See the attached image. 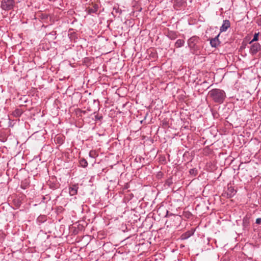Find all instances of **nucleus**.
<instances>
[{
    "label": "nucleus",
    "instance_id": "nucleus-12",
    "mask_svg": "<svg viewBox=\"0 0 261 261\" xmlns=\"http://www.w3.org/2000/svg\"><path fill=\"white\" fill-rule=\"evenodd\" d=\"M185 44V41L182 39H178L175 43V46L176 48H179L183 46Z\"/></svg>",
    "mask_w": 261,
    "mask_h": 261
},
{
    "label": "nucleus",
    "instance_id": "nucleus-6",
    "mask_svg": "<svg viewBox=\"0 0 261 261\" xmlns=\"http://www.w3.org/2000/svg\"><path fill=\"white\" fill-rule=\"evenodd\" d=\"M220 36V33L216 36L215 38H212L210 40V44L213 47H217L220 44V41L219 39V37Z\"/></svg>",
    "mask_w": 261,
    "mask_h": 261
},
{
    "label": "nucleus",
    "instance_id": "nucleus-16",
    "mask_svg": "<svg viewBox=\"0 0 261 261\" xmlns=\"http://www.w3.org/2000/svg\"><path fill=\"white\" fill-rule=\"evenodd\" d=\"M56 141L59 144H62L64 143V139L61 136H59L56 138Z\"/></svg>",
    "mask_w": 261,
    "mask_h": 261
},
{
    "label": "nucleus",
    "instance_id": "nucleus-19",
    "mask_svg": "<svg viewBox=\"0 0 261 261\" xmlns=\"http://www.w3.org/2000/svg\"><path fill=\"white\" fill-rule=\"evenodd\" d=\"M249 220L247 218H244L243 220V224L244 226H247L249 224Z\"/></svg>",
    "mask_w": 261,
    "mask_h": 261
},
{
    "label": "nucleus",
    "instance_id": "nucleus-4",
    "mask_svg": "<svg viewBox=\"0 0 261 261\" xmlns=\"http://www.w3.org/2000/svg\"><path fill=\"white\" fill-rule=\"evenodd\" d=\"M14 0H2L1 1V8L5 11L11 10L14 8Z\"/></svg>",
    "mask_w": 261,
    "mask_h": 261
},
{
    "label": "nucleus",
    "instance_id": "nucleus-7",
    "mask_svg": "<svg viewBox=\"0 0 261 261\" xmlns=\"http://www.w3.org/2000/svg\"><path fill=\"white\" fill-rule=\"evenodd\" d=\"M230 27V22L229 20L227 19L223 20L222 25L220 29V33L226 32Z\"/></svg>",
    "mask_w": 261,
    "mask_h": 261
},
{
    "label": "nucleus",
    "instance_id": "nucleus-10",
    "mask_svg": "<svg viewBox=\"0 0 261 261\" xmlns=\"http://www.w3.org/2000/svg\"><path fill=\"white\" fill-rule=\"evenodd\" d=\"M167 36L171 40H175L178 37L177 34L174 31H169L167 33Z\"/></svg>",
    "mask_w": 261,
    "mask_h": 261
},
{
    "label": "nucleus",
    "instance_id": "nucleus-22",
    "mask_svg": "<svg viewBox=\"0 0 261 261\" xmlns=\"http://www.w3.org/2000/svg\"><path fill=\"white\" fill-rule=\"evenodd\" d=\"M255 223L257 224H260L261 223V218H258L256 219Z\"/></svg>",
    "mask_w": 261,
    "mask_h": 261
},
{
    "label": "nucleus",
    "instance_id": "nucleus-14",
    "mask_svg": "<svg viewBox=\"0 0 261 261\" xmlns=\"http://www.w3.org/2000/svg\"><path fill=\"white\" fill-rule=\"evenodd\" d=\"M80 166L83 168H85L88 166V162L85 159H82L80 161Z\"/></svg>",
    "mask_w": 261,
    "mask_h": 261
},
{
    "label": "nucleus",
    "instance_id": "nucleus-26",
    "mask_svg": "<svg viewBox=\"0 0 261 261\" xmlns=\"http://www.w3.org/2000/svg\"><path fill=\"white\" fill-rule=\"evenodd\" d=\"M158 259L157 258H155L154 259V261H157Z\"/></svg>",
    "mask_w": 261,
    "mask_h": 261
},
{
    "label": "nucleus",
    "instance_id": "nucleus-18",
    "mask_svg": "<svg viewBox=\"0 0 261 261\" xmlns=\"http://www.w3.org/2000/svg\"><path fill=\"white\" fill-rule=\"evenodd\" d=\"M45 217L44 216H40L39 217H38L37 220L38 222L42 223L45 221Z\"/></svg>",
    "mask_w": 261,
    "mask_h": 261
},
{
    "label": "nucleus",
    "instance_id": "nucleus-17",
    "mask_svg": "<svg viewBox=\"0 0 261 261\" xmlns=\"http://www.w3.org/2000/svg\"><path fill=\"white\" fill-rule=\"evenodd\" d=\"M189 173L191 175L196 176L197 173V170L195 168H192L190 170Z\"/></svg>",
    "mask_w": 261,
    "mask_h": 261
},
{
    "label": "nucleus",
    "instance_id": "nucleus-13",
    "mask_svg": "<svg viewBox=\"0 0 261 261\" xmlns=\"http://www.w3.org/2000/svg\"><path fill=\"white\" fill-rule=\"evenodd\" d=\"M89 155L90 158H95L98 156V154L97 153V151L94 150H92L90 151L89 153Z\"/></svg>",
    "mask_w": 261,
    "mask_h": 261
},
{
    "label": "nucleus",
    "instance_id": "nucleus-11",
    "mask_svg": "<svg viewBox=\"0 0 261 261\" xmlns=\"http://www.w3.org/2000/svg\"><path fill=\"white\" fill-rule=\"evenodd\" d=\"M194 234V232L188 231L181 236V240H186Z\"/></svg>",
    "mask_w": 261,
    "mask_h": 261
},
{
    "label": "nucleus",
    "instance_id": "nucleus-15",
    "mask_svg": "<svg viewBox=\"0 0 261 261\" xmlns=\"http://www.w3.org/2000/svg\"><path fill=\"white\" fill-rule=\"evenodd\" d=\"M259 34V33H255L253 36V38L249 42V44H252L253 42L258 41Z\"/></svg>",
    "mask_w": 261,
    "mask_h": 261
},
{
    "label": "nucleus",
    "instance_id": "nucleus-9",
    "mask_svg": "<svg viewBox=\"0 0 261 261\" xmlns=\"http://www.w3.org/2000/svg\"><path fill=\"white\" fill-rule=\"evenodd\" d=\"M78 187L76 185H73L69 187V192L70 196H74L77 194Z\"/></svg>",
    "mask_w": 261,
    "mask_h": 261
},
{
    "label": "nucleus",
    "instance_id": "nucleus-20",
    "mask_svg": "<svg viewBox=\"0 0 261 261\" xmlns=\"http://www.w3.org/2000/svg\"><path fill=\"white\" fill-rule=\"evenodd\" d=\"M166 185H167L168 187H170L172 184V179H168L165 182Z\"/></svg>",
    "mask_w": 261,
    "mask_h": 261
},
{
    "label": "nucleus",
    "instance_id": "nucleus-24",
    "mask_svg": "<svg viewBox=\"0 0 261 261\" xmlns=\"http://www.w3.org/2000/svg\"><path fill=\"white\" fill-rule=\"evenodd\" d=\"M48 35H51L53 36H55L56 35V31H53L51 33H50Z\"/></svg>",
    "mask_w": 261,
    "mask_h": 261
},
{
    "label": "nucleus",
    "instance_id": "nucleus-1",
    "mask_svg": "<svg viewBox=\"0 0 261 261\" xmlns=\"http://www.w3.org/2000/svg\"><path fill=\"white\" fill-rule=\"evenodd\" d=\"M208 96L216 103H222L225 98L226 93L223 90L215 88L208 93Z\"/></svg>",
    "mask_w": 261,
    "mask_h": 261
},
{
    "label": "nucleus",
    "instance_id": "nucleus-2",
    "mask_svg": "<svg viewBox=\"0 0 261 261\" xmlns=\"http://www.w3.org/2000/svg\"><path fill=\"white\" fill-rule=\"evenodd\" d=\"M199 41V38L196 36H193L189 38L187 41L190 51L193 54H197L199 47L197 45Z\"/></svg>",
    "mask_w": 261,
    "mask_h": 261
},
{
    "label": "nucleus",
    "instance_id": "nucleus-8",
    "mask_svg": "<svg viewBox=\"0 0 261 261\" xmlns=\"http://www.w3.org/2000/svg\"><path fill=\"white\" fill-rule=\"evenodd\" d=\"M87 9L89 14H92L93 13L96 14L98 9V6L97 4H94L91 7L88 8Z\"/></svg>",
    "mask_w": 261,
    "mask_h": 261
},
{
    "label": "nucleus",
    "instance_id": "nucleus-23",
    "mask_svg": "<svg viewBox=\"0 0 261 261\" xmlns=\"http://www.w3.org/2000/svg\"><path fill=\"white\" fill-rule=\"evenodd\" d=\"M28 187V185H25L24 184H22L21 185V187L23 189H25L27 188Z\"/></svg>",
    "mask_w": 261,
    "mask_h": 261
},
{
    "label": "nucleus",
    "instance_id": "nucleus-5",
    "mask_svg": "<svg viewBox=\"0 0 261 261\" xmlns=\"http://www.w3.org/2000/svg\"><path fill=\"white\" fill-rule=\"evenodd\" d=\"M251 46L249 49V53L252 55H255L256 53L259 51L261 49V45L259 43H254L251 44Z\"/></svg>",
    "mask_w": 261,
    "mask_h": 261
},
{
    "label": "nucleus",
    "instance_id": "nucleus-25",
    "mask_svg": "<svg viewBox=\"0 0 261 261\" xmlns=\"http://www.w3.org/2000/svg\"><path fill=\"white\" fill-rule=\"evenodd\" d=\"M111 245V244H106L104 245V247L105 248H107V247H108L109 246Z\"/></svg>",
    "mask_w": 261,
    "mask_h": 261
},
{
    "label": "nucleus",
    "instance_id": "nucleus-21",
    "mask_svg": "<svg viewBox=\"0 0 261 261\" xmlns=\"http://www.w3.org/2000/svg\"><path fill=\"white\" fill-rule=\"evenodd\" d=\"M95 119L100 120L102 119V116H99L98 115H96L95 116Z\"/></svg>",
    "mask_w": 261,
    "mask_h": 261
},
{
    "label": "nucleus",
    "instance_id": "nucleus-3",
    "mask_svg": "<svg viewBox=\"0 0 261 261\" xmlns=\"http://www.w3.org/2000/svg\"><path fill=\"white\" fill-rule=\"evenodd\" d=\"M237 193V190L234 189V187L231 183L228 184L227 188L222 193V196L227 198H230L233 197Z\"/></svg>",
    "mask_w": 261,
    "mask_h": 261
}]
</instances>
